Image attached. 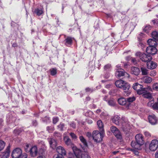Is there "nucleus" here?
<instances>
[{
	"mask_svg": "<svg viewBox=\"0 0 158 158\" xmlns=\"http://www.w3.org/2000/svg\"><path fill=\"white\" fill-rule=\"evenodd\" d=\"M115 85L117 87L122 88L124 90V95L125 96H128L131 93L129 90L130 86L128 83L122 80H118L115 82Z\"/></svg>",
	"mask_w": 158,
	"mask_h": 158,
	"instance_id": "1",
	"label": "nucleus"
},
{
	"mask_svg": "<svg viewBox=\"0 0 158 158\" xmlns=\"http://www.w3.org/2000/svg\"><path fill=\"white\" fill-rule=\"evenodd\" d=\"M11 156L12 158H27V156L25 153L22 154V150L17 148L13 150Z\"/></svg>",
	"mask_w": 158,
	"mask_h": 158,
	"instance_id": "2",
	"label": "nucleus"
},
{
	"mask_svg": "<svg viewBox=\"0 0 158 158\" xmlns=\"http://www.w3.org/2000/svg\"><path fill=\"white\" fill-rule=\"evenodd\" d=\"M103 135V132H99L97 131H94L93 133V139L95 142H100L102 140Z\"/></svg>",
	"mask_w": 158,
	"mask_h": 158,
	"instance_id": "3",
	"label": "nucleus"
},
{
	"mask_svg": "<svg viewBox=\"0 0 158 158\" xmlns=\"http://www.w3.org/2000/svg\"><path fill=\"white\" fill-rule=\"evenodd\" d=\"M135 55L139 56L140 59L143 62H147L150 61L152 59L151 56L149 55H147L145 54H142L140 52H137L135 53Z\"/></svg>",
	"mask_w": 158,
	"mask_h": 158,
	"instance_id": "4",
	"label": "nucleus"
},
{
	"mask_svg": "<svg viewBox=\"0 0 158 158\" xmlns=\"http://www.w3.org/2000/svg\"><path fill=\"white\" fill-rule=\"evenodd\" d=\"M132 87L134 89L137 91V94H143L145 91V88H143V86L138 83L134 84Z\"/></svg>",
	"mask_w": 158,
	"mask_h": 158,
	"instance_id": "5",
	"label": "nucleus"
},
{
	"mask_svg": "<svg viewBox=\"0 0 158 158\" xmlns=\"http://www.w3.org/2000/svg\"><path fill=\"white\" fill-rule=\"evenodd\" d=\"M158 147V141L157 139L152 140L150 143L149 148L152 151H156Z\"/></svg>",
	"mask_w": 158,
	"mask_h": 158,
	"instance_id": "6",
	"label": "nucleus"
},
{
	"mask_svg": "<svg viewBox=\"0 0 158 158\" xmlns=\"http://www.w3.org/2000/svg\"><path fill=\"white\" fill-rule=\"evenodd\" d=\"M111 131L118 139L122 138V135L119 131L114 126H112L110 128Z\"/></svg>",
	"mask_w": 158,
	"mask_h": 158,
	"instance_id": "7",
	"label": "nucleus"
},
{
	"mask_svg": "<svg viewBox=\"0 0 158 158\" xmlns=\"http://www.w3.org/2000/svg\"><path fill=\"white\" fill-rule=\"evenodd\" d=\"M148 119L149 123L152 125L156 124L158 122L157 118L154 114L149 115Z\"/></svg>",
	"mask_w": 158,
	"mask_h": 158,
	"instance_id": "8",
	"label": "nucleus"
},
{
	"mask_svg": "<svg viewBox=\"0 0 158 158\" xmlns=\"http://www.w3.org/2000/svg\"><path fill=\"white\" fill-rule=\"evenodd\" d=\"M136 141L137 143L141 146L144 143V141L143 139V136L141 134H138L135 136Z\"/></svg>",
	"mask_w": 158,
	"mask_h": 158,
	"instance_id": "9",
	"label": "nucleus"
},
{
	"mask_svg": "<svg viewBox=\"0 0 158 158\" xmlns=\"http://www.w3.org/2000/svg\"><path fill=\"white\" fill-rule=\"evenodd\" d=\"M157 50L155 47L149 46L146 48V52L148 54L152 55L155 54L157 52Z\"/></svg>",
	"mask_w": 158,
	"mask_h": 158,
	"instance_id": "10",
	"label": "nucleus"
},
{
	"mask_svg": "<svg viewBox=\"0 0 158 158\" xmlns=\"http://www.w3.org/2000/svg\"><path fill=\"white\" fill-rule=\"evenodd\" d=\"M10 147H8L4 152L1 153L0 155L1 158H8L10 156Z\"/></svg>",
	"mask_w": 158,
	"mask_h": 158,
	"instance_id": "11",
	"label": "nucleus"
},
{
	"mask_svg": "<svg viewBox=\"0 0 158 158\" xmlns=\"http://www.w3.org/2000/svg\"><path fill=\"white\" fill-rule=\"evenodd\" d=\"M29 152L30 155L32 157L36 156L38 153V150L36 146H33L30 149Z\"/></svg>",
	"mask_w": 158,
	"mask_h": 158,
	"instance_id": "12",
	"label": "nucleus"
},
{
	"mask_svg": "<svg viewBox=\"0 0 158 158\" xmlns=\"http://www.w3.org/2000/svg\"><path fill=\"white\" fill-rule=\"evenodd\" d=\"M57 152L61 156H65L66 154L64 148L62 146H59L56 148Z\"/></svg>",
	"mask_w": 158,
	"mask_h": 158,
	"instance_id": "13",
	"label": "nucleus"
},
{
	"mask_svg": "<svg viewBox=\"0 0 158 158\" xmlns=\"http://www.w3.org/2000/svg\"><path fill=\"white\" fill-rule=\"evenodd\" d=\"M147 67L148 69H154L156 68L157 66V64L153 61H149L147 63Z\"/></svg>",
	"mask_w": 158,
	"mask_h": 158,
	"instance_id": "14",
	"label": "nucleus"
},
{
	"mask_svg": "<svg viewBox=\"0 0 158 158\" xmlns=\"http://www.w3.org/2000/svg\"><path fill=\"white\" fill-rule=\"evenodd\" d=\"M125 73L123 69H118L116 72L115 74V75L116 76L118 77H120L125 75ZM126 73L128 75V77H129V75L128 74Z\"/></svg>",
	"mask_w": 158,
	"mask_h": 158,
	"instance_id": "15",
	"label": "nucleus"
},
{
	"mask_svg": "<svg viewBox=\"0 0 158 158\" xmlns=\"http://www.w3.org/2000/svg\"><path fill=\"white\" fill-rule=\"evenodd\" d=\"M48 139L51 147L53 149H55L57 146L56 140L52 138Z\"/></svg>",
	"mask_w": 158,
	"mask_h": 158,
	"instance_id": "16",
	"label": "nucleus"
},
{
	"mask_svg": "<svg viewBox=\"0 0 158 158\" xmlns=\"http://www.w3.org/2000/svg\"><path fill=\"white\" fill-rule=\"evenodd\" d=\"M131 73L132 74L135 75H138L140 73L139 69L135 67H132L131 69Z\"/></svg>",
	"mask_w": 158,
	"mask_h": 158,
	"instance_id": "17",
	"label": "nucleus"
},
{
	"mask_svg": "<svg viewBox=\"0 0 158 158\" xmlns=\"http://www.w3.org/2000/svg\"><path fill=\"white\" fill-rule=\"evenodd\" d=\"M73 152L76 158H81L82 152L76 147L73 148Z\"/></svg>",
	"mask_w": 158,
	"mask_h": 158,
	"instance_id": "18",
	"label": "nucleus"
},
{
	"mask_svg": "<svg viewBox=\"0 0 158 158\" xmlns=\"http://www.w3.org/2000/svg\"><path fill=\"white\" fill-rule=\"evenodd\" d=\"M73 39L74 38H73L69 36L67 37L64 40L65 45L67 46L71 45L72 44Z\"/></svg>",
	"mask_w": 158,
	"mask_h": 158,
	"instance_id": "19",
	"label": "nucleus"
},
{
	"mask_svg": "<svg viewBox=\"0 0 158 158\" xmlns=\"http://www.w3.org/2000/svg\"><path fill=\"white\" fill-rule=\"evenodd\" d=\"M141 82H143L146 83H150L152 81V78L148 76H145L141 79Z\"/></svg>",
	"mask_w": 158,
	"mask_h": 158,
	"instance_id": "20",
	"label": "nucleus"
},
{
	"mask_svg": "<svg viewBox=\"0 0 158 158\" xmlns=\"http://www.w3.org/2000/svg\"><path fill=\"white\" fill-rule=\"evenodd\" d=\"M114 123L117 125H119L120 123V118L118 115H115L112 118Z\"/></svg>",
	"mask_w": 158,
	"mask_h": 158,
	"instance_id": "21",
	"label": "nucleus"
},
{
	"mask_svg": "<svg viewBox=\"0 0 158 158\" xmlns=\"http://www.w3.org/2000/svg\"><path fill=\"white\" fill-rule=\"evenodd\" d=\"M131 145L132 147L138 150H140L141 149V145L139 144L138 143H137L135 141H132L131 143Z\"/></svg>",
	"mask_w": 158,
	"mask_h": 158,
	"instance_id": "22",
	"label": "nucleus"
},
{
	"mask_svg": "<svg viewBox=\"0 0 158 158\" xmlns=\"http://www.w3.org/2000/svg\"><path fill=\"white\" fill-rule=\"evenodd\" d=\"M65 144L68 146L73 147V143L71 142V139L68 137H65L64 138Z\"/></svg>",
	"mask_w": 158,
	"mask_h": 158,
	"instance_id": "23",
	"label": "nucleus"
},
{
	"mask_svg": "<svg viewBox=\"0 0 158 158\" xmlns=\"http://www.w3.org/2000/svg\"><path fill=\"white\" fill-rule=\"evenodd\" d=\"M156 40L154 39H150L148 40L147 42L149 46L155 47L157 43Z\"/></svg>",
	"mask_w": 158,
	"mask_h": 158,
	"instance_id": "24",
	"label": "nucleus"
},
{
	"mask_svg": "<svg viewBox=\"0 0 158 158\" xmlns=\"http://www.w3.org/2000/svg\"><path fill=\"white\" fill-rule=\"evenodd\" d=\"M118 102L120 105H124L127 103V101L126 99L124 98H121L118 99Z\"/></svg>",
	"mask_w": 158,
	"mask_h": 158,
	"instance_id": "25",
	"label": "nucleus"
},
{
	"mask_svg": "<svg viewBox=\"0 0 158 158\" xmlns=\"http://www.w3.org/2000/svg\"><path fill=\"white\" fill-rule=\"evenodd\" d=\"M34 12L37 15L39 16L43 13V11L42 9L36 8Z\"/></svg>",
	"mask_w": 158,
	"mask_h": 158,
	"instance_id": "26",
	"label": "nucleus"
},
{
	"mask_svg": "<svg viewBox=\"0 0 158 158\" xmlns=\"http://www.w3.org/2000/svg\"><path fill=\"white\" fill-rule=\"evenodd\" d=\"M79 139L81 142L83 143L85 147H87L88 145L86 139L84 137L82 136H81L79 137Z\"/></svg>",
	"mask_w": 158,
	"mask_h": 158,
	"instance_id": "27",
	"label": "nucleus"
},
{
	"mask_svg": "<svg viewBox=\"0 0 158 158\" xmlns=\"http://www.w3.org/2000/svg\"><path fill=\"white\" fill-rule=\"evenodd\" d=\"M142 96L144 98L150 100L152 98V94L150 93H147L143 94L142 95Z\"/></svg>",
	"mask_w": 158,
	"mask_h": 158,
	"instance_id": "28",
	"label": "nucleus"
},
{
	"mask_svg": "<svg viewBox=\"0 0 158 158\" xmlns=\"http://www.w3.org/2000/svg\"><path fill=\"white\" fill-rule=\"evenodd\" d=\"M152 29V27L149 25H147L143 28V31L146 33H148Z\"/></svg>",
	"mask_w": 158,
	"mask_h": 158,
	"instance_id": "29",
	"label": "nucleus"
},
{
	"mask_svg": "<svg viewBox=\"0 0 158 158\" xmlns=\"http://www.w3.org/2000/svg\"><path fill=\"white\" fill-rule=\"evenodd\" d=\"M107 102L108 104L111 106H113L116 105L115 102L113 98L110 99Z\"/></svg>",
	"mask_w": 158,
	"mask_h": 158,
	"instance_id": "30",
	"label": "nucleus"
},
{
	"mask_svg": "<svg viewBox=\"0 0 158 158\" xmlns=\"http://www.w3.org/2000/svg\"><path fill=\"white\" fill-rule=\"evenodd\" d=\"M81 158H90V157L87 152H82Z\"/></svg>",
	"mask_w": 158,
	"mask_h": 158,
	"instance_id": "31",
	"label": "nucleus"
},
{
	"mask_svg": "<svg viewBox=\"0 0 158 158\" xmlns=\"http://www.w3.org/2000/svg\"><path fill=\"white\" fill-rule=\"evenodd\" d=\"M97 124L98 127L101 129V131H103V125L101 120H99L97 121Z\"/></svg>",
	"mask_w": 158,
	"mask_h": 158,
	"instance_id": "32",
	"label": "nucleus"
},
{
	"mask_svg": "<svg viewBox=\"0 0 158 158\" xmlns=\"http://www.w3.org/2000/svg\"><path fill=\"white\" fill-rule=\"evenodd\" d=\"M152 36L153 39L158 40V33L156 31H153L152 34Z\"/></svg>",
	"mask_w": 158,
	"mask_h": 158,
	"instance_id": "33",
	"label": "nucleus"
},
{
	"mask_svg": "<svg viewBox=\"0 0 158 158\" xmlns=\"http://www.w3.org/2000/svg\"><path fill=\"white\" fill-rule=\"evenodd\" d=\"M65 124L62 123H60V124L57 126L58 128L61 131H63L64 130L65 127Z\"/></svg>",
	"mask_w": 158,
	"mask_h": 158,
	"instance_id": "34",
	"label": "nucleus"
},
{
	"mask_svg": "<svg viewBox=\"0 0 158 158\" xmlns=\"http://www.w3.org/2000/svg\"><path fill=\"white\" fill-rule=\"evenodd\" d=\"M141 70L142 72V73L143 75H146L148 74V70L147 69L144 67H141Z\"/></svg>",
	"mask_w": 158,
	"mask_h": 158,
	"instance_id": "35",
	"label": "nucleus"
},
{
	"mask_svg": "<svg viewBox=\"0 0 158 158\" xmlns=\"http://www.w3.org/2000/svg\"><path fill=\"white\" fill-rule=\"evenodd\" d=\"M5 144L4 142L2 140H0V151L3 149Z\"/></svg>",
	"mask_w": 158,
	"mask_h": 158,
	"instance_id": "36",
	"label": "nucleus"
},
{
	"mask_svg": "<svg viewBox=\"0 0 158 158\" xmlns=\"http://www.w3.org/2000/svg\"><path fill=\"white\" fill-rule=\"evenodd\" d=\"M51 74L52 76L55 75L57 73V69L56 68H53L50 69Z\"/></svg>",
	"mask_w": 158,
	"mask_h": 158,
	"instance_id": "37",
	"label": "nucleus"
},
{
	"mask_svg": "<svg viewBox=\"0 0 158 158\" xmlns=\"http://www.w3.org/2000/svg\"><path fill=\"white\" fill-rule=\"evenodd\" d=\"M152 109L155 110H158V102L154 103L152 106Z\"/></svg>",
	"mask_w": 158,
	"mask_h": 158,
	"instance_id": "38",
	"label": "nucleus"
},
{
	"mask_svg": "<svg viewBox=\"0 0 158 158\" xmlns=\"http://www.w3.org/2000/svg\"><path fill=\"white\" fill-rule=\"evenodd\" d=\"M152 88L154 90L158 91V83H154L152 85Z\"/></svg>",
	"mask_w": 158,
	"mask_h": 158,
	"instance_id": "39",
	"label": "nucleus"
},
{
	"mask_svg": "<svg viewBox=\"0 0 158 158\" xmlns=\"http://www.w3.org/2000/svg\"><path fill=\"white\" fill-rule=\"evenodd\" d=\"M135 99V97L133 96L132 97H130L127 99V102H131L133 101H134Z\"/></svg>",
	"mask_w": 158,
	"mask_h": 158,
	"instance_id": "40",
	"label": "nucleus"
},
{
	"mask_svg": "<svg viewBox=\"0 0 158 158\" xmlns=\"http://www.w3.org/2000/svg\"><path fill=\"white\" fill-rule=\"evenodd\" d=\"M59 121L58 117H55L53 118V123L54 124L56 123Z\"/></svg>",
	"mask_w": 158,
	"mask_h": 158,
	"instance_id": "41",
	"label": "nucleus"
},
{
	"mask_svg": "<svg viewBox=\"0 0 158 158\" xmlns=\"http://www.w3.org/2000/svg\"><path fill=\"white\" fill-rule=\"evenodd\" d=\"M144 134L146 137L148 138H149L151 136V134L149 132L147 131L144 132Z\"/></svg>",
	"mask_w": 158,
	"mask_h": 158,
	"instance_id": "42",
	"label": "nucleus"
},
{
	"mask_svg": "<svg viewBox=\"0 0 158 158\" xmlns=\"http://www.w3.org/2000/svg\"><path fill=\"white\" fill-rule=\"evenodd\" d=\"M25 150L26 152H29V145L26 144L24 147Z\"/></svg>",
	"mask_w": 158,
	"mask_h": 158,
	"instance_id": "43",
	"label": "nucleus"
},
{
	"mask_svg": "<svg viewBox=\"0 0 158 158\" xmlns=\"http://www.w3.org/2000/svg\"><path fill=\"white\" fill-rule=\"evenodd\" d=\"M154 101L153 100H151V101L149 102L147 104V105L148 106L152 107V106L153 104H154Z\"/></svg>",
	"mask_w": 158,
	"mask_h": 158,
	"instance_id": "44",
	"label": "nucleus"
},
{
	"mask_svg": "<svg viewBox=\"0 0 158 158\" xmlns=\"http://www.w3.org/2000/svg\"><path fill=\"white\" fill-rule=\"evenodd\" d=\"M86 136L90 139L93 138V134L89 132H88L86 133Z\"/></svg>",
	"mask_w": 158,
	"mask_h": 158,
	"instance_id": "45",
	"label": "nucleus"
},
{
	"mask_svg": "<svg viewBox=\"0 0 158 158\" xmlns=\"http://www.w3.org/2000/svg\"><path fill=\"white\" fill-rule=\"evenodd\" d=\"M111 67V65L110 64H108L104 66V69L105 70H107L109 69Z\"/></svg>",
	"mask_w": 158,
	"mask_h": 158,
	"instance_id": "46",
	"label": "nucleus"
},
{
	"mask_svg": "<svg viewBox=\"0 0 158 158\" xmlns=\"http://www.w3.org/2000/svg\"><path fill=\"white\" fill-rule=\"evenodd\" d=\"M150 75L151 76H155L156 75V72L154 70L152 71L150 73Z\"/></svg>",
	"mask_w": 158,
	"mask_h": 158,
	"instance_id": "47",
	"label": "nucleus"
},
{
	"mask_svg": "<svg viewBox=\"0 0 158 158\" xmlns=\"http://www.w3.org/2000/svg\"><path fill=\"white\" fill-rule=\"evenodd\" d=\"M70 135L71 137L73 139H76L77 138V136L76 135L73 133H70Z\"/></svg>",
	"mask_w": 158,
	"mask_h": 158,
	"instance_id": "48",
	"label": "nucleus"
},
{
	"mask_svg": "<svg viewBox=\"0 0 158 158\" xmlns=\"http://www.w3.org/2000/svg\"><path fill=\"white\" fill-rule=\"evenodd\" d=\"M53 158H64L63 156L60 155L59 154H57L56 155H55L53 156Z\"/></svg>",
	"mask_w": 158,
	"mask_h": 158,
	"instance_id": "49",
	"label": "nucleus"
},
{
	"mask_svg": "<svg viewBox=\"0 0 158 158\" xmlns=\"http://www.w3.org/2000/svg\"><path fill=\"white\" fill-rule=\"evenodd\" d=\"M86 92H92L93 91V90L92 89L89 88H86L85 89Z\"/></svg>",
	"mask_w": 158,
	"mask_h": 158,
	"instance_id": "50",
	"label": "nucleus"
},
{
	"mask_svg": "<svg viewBox=\"0 0 158 158\" xmlns=\"http://www.w3.org/2000/svg\"><path fill=\"white\" fill-rule=\"evenodd\" d=\"M54 134L55 136H59L60 135V134L59 133L56 132H55Z\"/></svg>",
	"mask_w": 158,
	"mask_h": 158,
	"instance_id": "51",
	"label": "nucleus"
},
{
	"mask_svg": "<svg viewBox=\"0 0 158 158\" xmlns=\"http://www.w3.org/2000/svg\"><path fill=\"white\" fill-rule=\"evenodd\" d=\"M70 126L73 128H74L76 127L75 124L73 123H72L70 124Z\"/></svg>",
	"mask_w": 158,
	"mask_h": 158,
	"instance_id": "52",
	"label": "nucleus"
},
{
	"mask_svg": "<svg viewBox=\"0 0 158 158\" xmlns=\"http://www.w3.org/2000/svg\"><path fill=\"white\" fill-rule=\"evenodd\" d=\"M104 100L106 101V102H108V97L107 96H105L103 98Z\"/></svg>",
	"mask_w": 158,
	"mask_h": 158,
	"instance_id": "53",
	"label": "nucleus"
},
{
	"mask_svg": "<svg viewBox=\"0 0 158 158\" xmlns=\"http://www.w3.org/2000/svg\"><path fill=\"white\" fill-rule=\"evenodd\" d=\"M155 158H158V150L156 151L155 154Z\"/></svg>",
	"mask_w": 158,
	"mask_h": 158,
	"instance_id": "54",
	"label": "nucleus"
},
{
	"mask_svg": "<svg viewBox=\"0 0 158 158\" xmlns=\"http://www.w3.org/2000/svg\"><path fill=\"white\" fill-rule=\"evenodd\" d=\"M12 46L13 47H17L18 46V45L16 43H14L12 44Z\"/></svg>",
	"mask_w": 158,
	"mask_h": 158,
	"instance_id": "55",
	"label": "nucleus"
},
{
	"mask_svg": "<svg viewBox=\"0 0 158 158\" xmlns=\"http://www.w3.org/2000/svg\"><path fill=\"white\" fill-rule=\"evenodd\" d=\"M131 61L133 63H135L136 62V60L135 58H132L131 59Z\"/></svg>",
	"mask_w": 158,
	"mask_h": 158,
	"instance_id": "56",
	"label": "nucleus"
},
{
	"mask_svg": "<svg viewBox=\"0 0 158 158\" xmlns=\"http://www.w3.org/2000/svg\"><path fill=\"white\" fill-rule=\"evenodd\" d=\"M37 158H45V157L44 156L40 155L38 156Z\"/></svg>",
	"mask_w": 158,
	"mask_h": 158,
	"instance_id": "57",
	"label": "nucleus"
},
{
	"mask_svg": "<svg viewBox=\"0 0 158 158\" xmlns=\"http://www.w3.org/2000/svg\"><path fill=\"white\" fill-rule=\"evenodd\" d=\"M118 152V151H114V152H112V153L113 154H114V155H115V154H117Z\"/></svg>",
	"mask_w": 158,
	"mask_h": 158,
	"instance_id": "58",
	"label": "nucleus"
},
{
	"mask_svg": "<svg viewBox=\"0 0 158 158\" xmlns=\"http://www.w3.org/2000/svg\"><path fill=\"white\" fill-rule=\"evenodd\" d=\"M96 112L97 113H99L101 112V110L100 109H98L96 110Z\"/></svg>",
	"mask_w": 158,
	"mask_h": 158,
	"instance_id": "59",
	"label": "nucleus"
},
{
	"mask_svg": "<svg viewBox=\"0 0 158 158\" xmlns=\"http://www.w3.org/2000/svg\"><path fill=\"white\" fill-rule=\"evenodd\" d=\"M138 38L139 40H141L142 38L141 37H138Z\"/></svg>",
	"mask_w": 158,
	"mask_h": 158,
	"instance_id": "60",
	"label": "nucleus"
},
{
	"mask_svg": "<svg viewBox=\"0 0 158 158\" xmlns=\"http://www.w3.org/2000/svg\"><path fill=\"white\" fill-rule=\"evenodd\" d=\"M144 35L143 33H141L140 34V35H142V36H143Z\"/></svg>",
	"mask_w": 158,
	"mask_h": 158,
	"instance_id": "61",
	"label": "nucleus"
},
{
	"mask_svg": "<svg viewBox=\"0 0 158 158\" xmlns=\"http://www.w3.org/2000/svg\"><path fill=\"white\" fill-rule=\"evenodd\" d=\"M116 67H117V68H119V67H120V66H119V65H117L116 66Z\"/></svg>",
	"mask_w": 158,
	"mask_h": 158,
	"instance_id": "62",
	"label": "nucleus"
},
{
	"mask_svg": "<svg viewBox=\"0 0 158 158\" xmlns=\"http://www.w3.org/2000/svg\"><path fill=\"white\" fill-rule=\"evenodd\" d=\"M148 89H151V88L149 86L148 87Z\"/></svg>",
	"mask_w": 158,
	"mask_h": 158,
	"instance_id": "63",
	"label": "nucleus"
},
{
	"mask_svg": "<svg viewBox=\"0 0 158 158\" xmlns=\"http://www.w3.org/2000/svg\"><path fill=\"white\" fill-rule=\"evenodd\" d=\"M92 123V121H90V123Z\"/></svg>",
	"mask_w": 158,
	"mask_h": 158,
	"instance_id": "64",
	"label": "nucleus"
}]
</instances>
